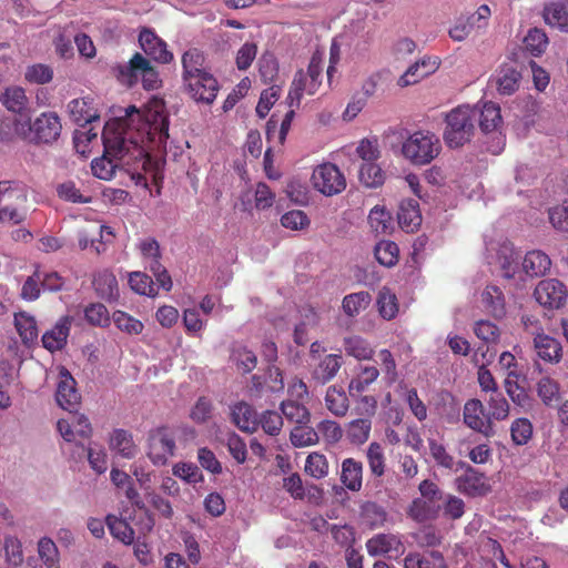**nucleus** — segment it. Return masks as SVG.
<instances>
[{
	"instance_id": "nucleus-1",
	"label": "nucleus",
	"mask_w": 568,
	"mask_h": 568,
	"mask_svg": "<svg viewBox=\"0 0 568 568\" xmlns=\"http://www.w3.org/2000/svg\"><path fill=\"white\" fill-rule=\"evenodd\" d=\"M168 138L169 120L162 99L152 98L142 110L130 106L124 116L106 122L102 133L104 154L92 161V173L111 180L120 163L144 160L151 151L164 148Z\"/></svg>"
},
{
	"instance_id": "nucleus-2",
	"label": "nucleus",
	"mask_w": 568,
	"mask_h": 568,
	"mask_svg": "<svg viewBox=\"0 0 568 568\" xmlns=\"http://www.w3.org/2000/svg\"><path fill=\"white\" fill-rule=\"evenodd\" d=\"M62 124L55 112L47 111L37 116L33 122L29 118L16 119L13 132L37 143H53L61 134Z\"/></svg>"
},
{
	"instance_id": "nucleus-3",
	"label": "nucleus",
	"mask_w": 568,
	"mask_h": 568,
	"mask_svg": "<svg viewBox=\"0 0 568 568\" xmlns=\"http://www.w3.org/2000/svg\"><path fill=\"white\" fill-rule=\"evenodd\" d=\"M476 110L470 105H458L445 116L443 139L452 149L460 148L471 140L475 133Z\"/></svg>"
},
{
	"instance_id": "nucleus-4",
	"label": "nucleus",
	"mask_w": 568,
	"mask_h": 568,
	"mask_svg": "<svg viewBox=\"0 0 568 568\" xmlns=\"http://www.w3.org/2000/svg\"><path fill=\"white\" fill-rule=\"evenodd\" d=\"M442 150L439 138L430 131H417L410 134L402 145V154L415 165L429 164Z\"/></svg>"
},
{
	"instance_id": "nucleus-5",
	"label": "nucleus",
	"mask_w": 568,
	"mask_h": 568,
	"mask_svg": "<svg viewBox=\"0 0 568 568\" xmlns=\"http://www.w3.org/2000/svg\"><path fill=\"white\" fill-rule=\"evenodd\" d=\"M323 65L322 58L314 54L310 61L307 72L298 71L292 82L287 100L290 106H298L304 93L313 95L321 85Z\"/></svg>"
},
{
	"instance_id": "nucleus-6",
	"label": "nucleus",
	"mask_w": 568,
	"mask_h": 568,
	"mask_svg": "<svg viewBox=\"0 0 568 568\" xmlns=\"http://www.w3.org/2000/svg\"><path fill=\"white\" fill-rule=\"evenodd\" d=\"M490 16V8L487 4H481L473 14L459 17L448 30L450 39L455 42H463L473 32L483 33L488 27Z\"/></svg>"
},
{
	"instance_id": "nucleus-7",
	"label": "nucleus",
	"mask_w": 568,
	"mask_h": 568,
	"mask_svg": "<svg viewBox=\"0 0 568 568\" xmlns=\"http://www.w3.org/2000/svg\"><path fill=\"white\" fill-rule=\"evenodd\" d=\"M312 185L315 190L326 196H333L343 192L346 187V181L339 169L332 163H322L317 165L312 173Z\"/></svg>"
},
{
	"instance_id": "nucleus-8",
	"label": "nucleus",
	"mask_w": 568,
	"mask_h": 568,
	"mask_svg": "<svg viewBox=\"0 0 568 568\" xmlns=\"http://www.w3.org/2000/svg\"><path fill=\"white\" fill-rule=\"evenodd\" d=\"M174 450L175 439L169 428L158 427L149 433L146 455L154 465H165L174 456Z\"/></svg>"
},
{
	"instance_id": "nucleus-9",
	"label": "nucleus",
	"mask_w": 568,
	"mask_h": 568,
	"mask_svg": "<svg viewBox=\"0 0 568 568\" xmlns=\"http://www.w3.org/2000/svg\"><path fill=\"white\" fill-rule=\"evenodd\" d=\"M28 186L22 182L0 207V222L18 225L28 217Z\"/></svg>"
},
{
	"instance_id": "nucleus-10",
	"label": "nucleus",
	"mask_w": 568,
	"mask_h": 568,
	"mask_svg": "<svg viewBox=\"0 0 568 568\" xmlns=\"http://www.w3.org/2000/svg\"><path fill=\"white\" fill-rule=\"evenodd\" d=\"M486 251L489 263L497 264L503 270L504 276H514L518 270V254L508 240L489 241L486 243Z\"/></svg>"
},
{
	"instance_id": "nucleus-11",
	"label": "nucleus",
	"mask_w": 568,
	"mask_h": 568,
	"mask_svg": "<svg viewBox=\"0 0 568 568\" xmlns=\"http://www.w3.org/2000/svg\"><path fill=\"white\" fill-rule=\"evenodd\" d=\"M124 73L128 75L129 84L135 83L141 78L143 88L146 90H155L161 83L159 73L141 53H135L130 59L122 71L123 75Z\"/></svg>"
},
{
	"instance_id": "nucleus-12",
	"label": "nucleus",
	"mask_w": 568,
	"mask_h": 568,
	"mask_svg": "<svg viewBox=\"0 0 568 568\" xmlns=\"http://www.w3.org/2000/svg\"><path fill=\"white\" fill-rule=\"evenodd\" d=\"M534 296L539 305L548 310L562 307L568 297L566 285L557 278L540 281L534 291Z\"/></svg>"
},
{
	"instance_id": "nucleus-13",
	"label": "nucleus",
	"mask_w": 568,
	"mask_h": 568,
	"mask_svg": "<svg viewBox=\"0 0 568 568\" xmlns=\"http://www.w3.org/2000/svg\"><path fill=\"white\" fill-rule=\"evenodd\" d=\"M191 98L196 102L213 103L219 92V82L215 77L206 71L183 80Z\"/></svg>"
},
{
	"instance_id": "nucleus-14",
	"label": "nucleus",
	"mask_w": 568,
	"mask_h": 568,
	"mask_svg": "<svg viewBox=\"0 0 568 568\" xmlns=\"http://www.w3.org/2000/svg\"><path fill=\"white\" fill-rule=\"evenodd\" d=\"M439 65V58L432 55L424 57L407 68V70L398 78L397 85L406 88L417 84L423 79L435 73Z\"/></svg>"
},
{
	"instance_id": "nucleus-15",
	"label": "nucleus",
	"mask_w": 568,
	"mask_h": 568,
	"mask_svg": "<svg viewBox=\"0 0 568 568\" xmlns=\"http://www.w3.org/2000/svg\"><path fill=\"white\" fill-rule=\"evenodd\" d=\"M139 43L144 53L159 63L166 64L173 60V53L168 50L166 42L149 28L140 31Z\"/></svg>"
},
{
	"instance_id": "nucleus-16",
	"label": "nucleus",
	"mask_w": 568,
	"mask_h": 568,
	"mask_svg": "<svg viewBox=\"0 0 568 568\" xmlns=\"http://www.w3.org/2000/svg\"><path fill=\"white\" fill-rule=\"evenodd\" d=\"M55 398L58 405L70 413H73L80 404V394L75 388V381L64 367L59 371Z\"/></svg>"
},
{
	"instance_id": "nucleus-17",
	"label": "nucleus",
	"mask_w": 568,
	"mask_h": 568,
	"mask_svg": "<svg viewBox=\"0 0 568 568\" xmlns=\"http://www.w3.org/2000/svg\"><path fill=\"white\" fill-rule=\"evenodd\" d=\"M534 349L544 362L557 364L562 358V347L558 339L547 335L541 327L531 333Z\"/></svg>"
},
{
	"instance_id": "nucleus-18",
	"label": "nucleus",
	"mask_w": 568,
	"mask_h": 568,
	"mask_svg": "<svg viewBox=\"0 0 568 568\" xmlns=\"http://www.w3.org/2000/svg\"><path fill=\"white\" fill-rule=\"evenodd\" d=\"M464 423L473 430L490 436L493 427L488 419V414L484 413L481 400L473 398L465 403L463 412Z\"/></svg>"
},
{
	"instance_id": "nucleus-19",
	"label": "nucleus",
	"mask_w": 568,
	"mask_h": 568,
	"mask_svg": "<svg viewBox=\"0 0 568 568\" xmlns=\"http://www.w3.org/2000/svg\"><path fill=\"white\" fill-rule=\"evenodd\" d=\"M367 554L372 557L385 556L389 554L402 555L405 551L404 544L399 535L377 534L366 541Z\"/></svg>"
},
{
	"instance_id": "nucleus-20",
	"label": "nucleus",
	"mask_w": 568,
	"mask_h": 568,
	"mask_svg": "<svg viewBox=\"0 0 568 568\" xmlns=\"http://www.w3.org/2000/svg\"><path fill=\"white\" fill-rule=\"evenodd\" d=\"M471 109L476 110V121L484 133L499 132L503 118L498 104L494 102H478Z\"/></svg>"
},
{
	"instance_id": "nucleus-21",
	"label": "nucleus",
	"mask_w": 568,
	"mask_h": 568,
	"mask_svg": "<svg viewBox=\"0 0 568 568\" xmlns=\"http://www.w3.org/2000/svg\"><path fill=\"white\" fill-rule=\"evenodd\" d=\"M542 18L549 27L568 33V0H551L545 3Z\"/></svg>"
},
{
	"instance_id": "nucleus-22",
	"label": "nucleus",
	"mask_w": 568,
	"mask_h": 568,
	"mask_svg": "<svg viewBox=\"0 0 568 568\" xmlns=\"http://www.w3.org/2000/svg\"><path fill=\"white\" fill-rule=\"evenodd\" d=\"M67 108L70 118L80 125L91 123L100 116L91 97L73 99Z\"/></svg>"
},
{
	"instance_id": "nucleus-23",
	"label": "nucleus",
	"mask_w": 568,
	"mask_h": 568,
	"mask_svg": "<svg viewBox=\"0 0 568 568\" xmlns=\"http://www.w3.org/2000/svg\"><path fill=\"white\" fill-rule=\"evenodd\" d=\"M109 448L115 455L126 459L134 458L139 452L132 434L124 429H114L110 434Z\"/></svg>"
},
{
	"instance_id": "nucleus-24",
	"label": "nucleus",
	"mask_w": 568,
	"mask_h": 568,
	"mask_svg": "<svg viewBox=\"0 0 568 568\" xmlns=\"http://www.w3.org/2000/svg\"><path fill=\"white\" fill-rule=\"evenodd\" d=\"M72 324L71 316L61 317L55 325L42 336V344L50 352L61 349L65 343L70 333Z\"/></svg>"
},
{
	"instance_id": "nucleus-25",
	"label": "nucleus",
	"mask_w": 568,
	"mask_h": 568,
	"mask_svg": "<svg viewBox=\"0 0 568 568\" xmlns=\"http://www.w3.org/2000/svg\"><path fill=\"white\" fill-rule=\"evenodd\" d=\"M232 422L243 432L253 433L258 426L256 412L245 402L236 403L231 409Z\"/></svg>"
},
{
	"instance_id": "nucleus-26",
	"label": "nucleus",
	"mask_w": 568,
	"mask_h": 568,
	"mask_svg": "<svg viewBox=\"0 0 568 568\" xmlns=\"http://www.w3.org/2000/svg\"><path fill=\"white\" fill-rule=\"evenodd\" d=\"M398 224L406 232L416 231L422 224V214L416 200L402 201L398 210Z\"/></svg>"
},
{
	"instance_id": "nucleus-27",
	"label": "nucleus",
	"mask_w": 568,
	"mask_h": 568,
	"mask_svg": "<svg viewBox=\"0 0 568 568\" xmlns=\"http://www.w3.org/2000/svg\"><path fill=\"white\" fill-rule=\"evenodd\" d=\"M456 486L460 493L471 496L484 495L488 490L484 475L470 467L456 479Z\"/></svg>"
},
{
	"instance_id": "nucleus-28",
	"label": "nucleus",
	"mask_w": 568,
	"mask_h": 568,
	"mask_svg": "<svg viewBox=\"0 0 568 568\" xmlns=\"http://www.w3.org/2000/svg\"><path fill=\"white\" fill-rule=\"evenodd\" d=\"M341 481L351 491H359L363 484V464L354 458L342 463Z\"/></svg>"
},
{
	"instance_id": "nucleus-29",
	"label": "nucleus",
	"mask_w": 568,
	"mask_h": 568,
	"mask_svg": "<svg viewBox=\"0 0 568 568\" xmlns=\"http://www.w3.org/2000/svg\"><path fill=\"white\" fill-rule=\"evenodd\" d=\"M1 104L11 113L18 114L19 119H24L28 98L21 87H9L0 95Z\"/></svg>"
},
{
	"instance_id": "nucleus-30",
	"label": "nucleus",
	"mask_w": 568,
	"mask_h": 568,
	"mask_svg": "<svg viewBox=\"0 0 568 568\" xmlns=\"http://www.w3.org/2000/svg\"><path fill=\"white\" fill-rule=\"evenodd\" d=\"M404 568H447V564L439 551L409 552L404 559Z\"/></svg>"
},
{
	"instance_id": "nucleus-31",
	"label": "nucleus",
	"mask_w": 568,
	"mask_h": 568,
	"mask_svg": "<svg viewBox=\"0 0 568 568\" xmlns=\"http://www.w3.org/2000/svg\"><path fill=\"white\" fill-rule=\"evenodd\" d=\"M372 301V295L367 291L351 293L343 297L342 311L347 317L354 318L366 311Z\"/></svg>"
},
{
	"instance_id": "nucleus-32",
	"label": "nucleus",
	"mask_w": 568,
	"mask_h": 568,
	"mask_svg": "<svg viewBox=\"0 0 568 568\" xmlns=\"http://www.w3.org/2000/svg\"><path fill=\"white\" fill-rule=\"evenodd\" d=\"M551 266L549 256L539 250L528 252L523 260V270L529 276L545 275Z\"/></svg>"
},
{
	"instance_id": "nucleus-33",
	"label": "nucleus",
	"mask_w": 568,
	"mask_h": 568,
	"mask_svg": "<svg viewBox=\"0 0 568 568\" xmlns=\"http://www.w3.org/2000/svg\"><path fill=\"white\" fill-rule=\"evenodd\" d=\"M342 366V357L337 354H328L322 357L313 369L312 376L321 384H325L335 377Z\"/></svg>"
},
{
	"instance_id": "nucleus-34",
	"label": "nucleus",
	"mask_w": 568,
	"mask_h": 568,
	"mask_svg": "<svg viewBox=\"0 0 568 568\" xmlns=\"http://www.w3.org/2000/svg\"><path fill=\"white\" fill-rule=\"evenodd\" d=\"M37 552L45 568H61L60 550L50 537L44 536L38 540Z\"/></svg>"
},
{
	"instance_id": "nucleus-35",
	"label": "nucleus",
	"mask_w": 568,
	"mask_h": 568,
	"mask_svg": "<svg viewBox=\"0 0 568 568\" xmlns=\"http://www.w3.org/2000/svg\"><path fill=\"white\" fill-rule=\"evenodd\" d=\"M93 286L98 295L106 301L115 300L119 295L115 275L108 270H103L95 274Z\"/></svg>"
},
{
	"instance_id": "nucleus-36",
	"label": "nucleus",
	"mask_w": 568,
	"mask_h": 568,
	"mask_svg": "<svg viewBox=\"0 0 568 568\" xmlns=\"http://www.w3.org/2000/svg\"><path fill=\"white\" fill-rule=\"evenodd\" d=\"M343 345L345 353L348 356L356 358L357 361L372 359L375 353L371 343L359 335H352L346 337Z\"/></svg>"
},
{
	"instance_id": "nucleus-37",
	"label": "nucleus",
	"mask_w": 568,
	"mask_h": 568,
	"mask_svg": "<svg viewBox=\"0 0 568 568\" xmlns=\"http://www.w3.org/2000/svg\"><path fill=\"white\" fill-rule=\"evenodd\" d=\"M325 406L333 415L345 416L349 408L346 392L342 387L329 386L325 395Z\"/></svg>"
},
{
	"instance_id": "nucleus-38",
	"label": "nucleus",
	"mask_w": 568,
	"mask_h": 568,
	"mask_svg": "<svg viewBox=\"0 0 568 568\" xmlns=\"http://www.w3.org/2000/svg\"><path fill=\"white\" fill-rule=\"evenodd\" d=\"M367 222L371 231L376 235L388 234L392 229V215L384 206H374L368 214Z\"/></svg>"
},
{
	"instance_id": "nucleus-39",
	"label": "nucleus",
	"mask_w": 568,
	"mask_h": 568,
	"mask_svg": "<svg viewBox=\"0 0 568 568\" xmlns=\"http://www.w3.org/2000/svg\"><path fill=\"white\" fill-rule=\"evenodd\" d=\"M520 73L513 67H501L496 75V88L503 95H510L519 88Z\"/></svg>"
},
{
	"instance_id": "nucleus-40",
	"label": "nucleus",
	"mask_w": 568,
	"mask_h": 568,
	"mask_svg": "<svg viewBox=\"0 0 568 568\" xmlns=\"http://www.w3.org/2000/svg\"><path fill=\"white\" fill-rule=\"evenodd\" d=\"M429 452L437 466L446 468L452 473H457L465 466L463 462L455 460L444 445L436 440H429Z\"/></svg>"
},
{
	"instance_id": "nucleus-41",
	"label": "nucleus",
	"mask_w": 568,
	"mask_h": 568,
	"mask_svg": "<svg viewBox=\"0 0 568 568\" xmlns=\"http://www.w3.org/2000/svg\"><path fill=\"white\" fill-rule=\"evenodd\" d=\"M379 376V371L375 366L361 365L356 376L349 382L348 390L354 393H363Z\"/></svg>"
},
{
	"instance_id": "nucleus-42",
	"label": "nucleus",
	"mask_w": 568,
	"mask_h": 568,
	"mask_svg": "<svg viewBox=\"0 0 568 568\" xmlns=\"http://www.w3.org/2000/svg\"><path fill=\"white\" fill-rule=\"evenodd\" d=\"M14 325L24 344L32 343L38 337V327L34 317L26 312L14 315Z\"/></svg>"
},
{
	"instance_id": "nucleus-43",
	"label": "nucleus",
	"mask_w": 568,
	"mask_h": 568,
	"mask_svg": "<svg viewBox=\"0 0 568 568\" xmlns=\"http://www.w3.org/2000/svg\"><path fill=\"white\" fill-rule=\"evenodd\" d=\"M536 390L541 402L547 406H552L560 398V385L550 376H542L537 382Z\"/></svg>"
},
{
	"instance_id": "nucleus-44",
	"label": "nucleus",
	"mask_w": 568,
	"mask_h": 568,
	"mask_svg": "<svg viewBox=\"0 0 568 568\" xmlns=\"http://www.w3.org/2000/svg\"><path fill=\"white\" fill-rule=\"evenodd\" d=\"M204 55L196 49H191L182 55V79L185 80L193 75L206 72L204 68Z\"/></svg>"
},
{
	"instance_id": "nucleus-45",
	"label": "nucleus",
	"mask_w": 568,
	"mask_h": 568,
	"mask_svg": "<svg viewBox=\"0 0 568 568\" xmlns=\"http://www.w3.org/2000/svg\"><path fill=\"white\" fill-rule=\"evenodd\" d=\"M138 248L142 255L145 266L149 270L162 264L160 261L162 256L160 244L155 239L146 237L140 240L138 243Z\"/></svg>"
},
{
	"instance_id": "nucleus-46",
	"label": "nucleus",
	"mask_w": 568,
	"mask_h": 568,
	"mask_svg": "<svg viewBox=\"0 0 568 568\" xmlns=\"http://www.w3.org/2000/svg\"><path fill=\"white\" fill-rule=\"evenodd\" d=\"M372 420L369 418H357L348 423L346 435L352 444H364L371 434Z\"/></svg>"
},
{
	"instance_id": "nucleus-47",
	"label": "nucleus",
	"mask_w": 568,
	"mask_h": 568,
	"mask_svg": "<svg viewBox=\"0 0 568 568\" xmlns=\"http://www.w3.org/2000/svg\"><path fill=\"white\" fill-rule=\"evenodd\" d=\"M487 414L490 424L491 420H504L509 416V404L501 393H491L487 400Z\"/></svg>"
},
{
	"instance_id": "nucleus-48",
	"label": "nucleus",
	"mask_w": 568,
	"mask_h": 568,
	"mask_svg": "<svg viewBox=\"0 0 568 568\" xmlns=\"http://www.w3.org/2000/svg\"><path fill=\"white\" fill-rule=\"evenodd\" d=\"M361 516L371 528L383 526L387 519V513L384 507L372 501H367L362 506Z\"/></svg>"
},
{
	"instance_id": "nucleus-49",
	"label": "nucleus",
	"mask_w": 568,
	"mask_h": 568,
	"mask_svg": "<svg viewBox=\"0 0 568 568\" xmlns=\"http://www.w3.org/2000/svg\"><path fill=\"white\" fill-rule=\"evenodd\" d=\"M366 458L371 473L376 477H382L385 474V456L382 445L377 442L371 443L366 450Z\"/></svg>"
},
{
	"instance_id": "nucleus-50",
	"label": "nucleus",
	"mask_w": 568,
	"mask_h": 568,
	"mask_svg": "<svg viewBox=\"0 0 568 568\" xmlns=\"http://www.w3.org/2000/svg\"><path fill=\"white\" fill-rule=\"evenodd\" d=\"M359 181L367 187H377L384 183V172L376 162L363 163L358 172Z\"/></svg>"
},
{
	"instance_id": "nucleus-51",
	"label": "nucleus",
	"mask_w": 568,
	"mask_h": 568,
	"mask_svg": "<svg viewBox=\"0 0 568 568\" xmlns=\"http://www.w3.org/2000/svg\"><path fill=\"white\" fill-rule=\"evenodd\" d=\"M291 443L295 447L313 446L318 443L317 430L306 424H300L291 432Z\"/></svg>"
},
{
	"instance_id": "nucleus-52",
	"label": "nucleus",
	"mask_w": 568,
	"mask_h": 568,
	"mask_svg": "<svg viewBox=\"0 0 568 568\" xmlns=\"http://www.w3.org/2000/svg\"><path fill=\"white\" fill-rule=\"evenodd\" d=\"M106 525L114 538L119 539L125 545L133 542L134 531L125 520L110 515L106 517Z\"/></svg>"
},
{
	"instance_id": "nucleus-53",
	"label": "nucleus",
	"mask_w": 568,
	"mask_h": 568,
	"mask_svg": "<svg viewBox=\"0 0 568 568\" xmlns=\"http://www.w3.org/2000/svg\"><path fill=\"white\" fill-rule=\"evenodd\" d=\"M377 262L386 267L394 266L398 261V247L394 242L381 241L374 250Z\"/></svg>"
},
{
	"instance_id": "nucleus-54",
	"label": "nucleus",
	"mask_w": 568,
	"mask_h": 568,
	"mask_svg": "<svg viewBox=\"0 0 568 568\" xmlns=\"http://www.w3.org/2000/svg\"><path fill=\"white\" fill-rule=\"evenodd\" d=\"M377 306L381 316L387 321L393 320L398 313L396 295L386 287L379 291Z\"/></svg>"
},
{
	"instance_id": "nucleus-55",
	"label": "nucleus",
	"mask_w": 568,
	"mask_h": 568,
	"mask_svg": "<svg viewBox=\"0 0 568 568\" xmlns=\"http://www.w3.org/2000/svg\"><path fill=\"white\" fill-rule=\"evenodd\" d=\"M281 409L285 418L292 423L300 425L307 424L310 422L311 414L308 409L295 400L283 402Z\"/></svg>"
},
{
	"instance_id": "nucleus-56",
	"label": "nucleus",
	"mask_w": 568,
	"mask_h": 568,
	"mask_svg": "<svg viewBox=\"0 0 568 568\" xmlns=\"http://www.w3.org/2000/svg\"><path fill=\"white\" fill-rule=\"evenodd\" d=\"M518 373L516 371H510L505 379V389L510 399L518 406L525 407L529 404V396L517 384Z\"/></svg>"
},
{
	"instance_id": "nucleus-57",
	"label": "nucleus",
	"mask_w": 568,
	"mask_h": 568,
	"mask_svg": "<svg viewBox=\"0 0 568 568\" xmlns=\"http://www.w3.org/2000/svg\"><path fill=\"white\" fill-rule=\"evenodd\" d=\"M481 297L489 312H491L495 316L504 315V295L497 286H487L483 292Z\"/></svg>"
},
{
	"instance_id": "nucleus-58",
	"label": "nucleus",
	"mask_w": 568,
	"mask_h": 568,
	"mask_svg": "<svg viewBox=\"0 0 568 568\" xmlns=\"http://www.w3.org/2000/svg\"><path fill=\"white\" fill-rule=\"evenodd\" d=\"M305 471L315 479H321L328 474L326 457L320 453H311L305 462Z\"/></svg>"
},
{
	"instance_id": "nucleus-59",
	"label": "nucleus",
	"mask_w": 568,
	"mask_h": 568,
	"mask_svg": "<svg viewBox=\"0 0 568 568\" xmlns=\"http://www.w3.org/2000/svg\"><path fill=\"white\" fill-rule=\"evenodd\" d=\"M526 49L535 57L540 55L548 45V38L541 29L534 28L524 39Z\"/></svg>"
},
{
	"instance_id": "nucleus-60",
	"label": "nucleus",
	"mask_w": 568,
	"mask_h": 568,
	"mask_svg": "<svg viewBox=\"0 0 568 568\" xmlns=\"http://www.w3.org/2000/svg\"><path fill=\"white\" fill-rule=\"evenodd\" d=\"M112 321L120 331L128 334L138 335L142 333L144 327L141 321L122 311H115Z\"/></svg>"
},
{
	"instance_id": "nucleus-61",
	"label": "nucleus",
	"mask_w": 568,
	"mask_h": 568,
	"mask_svg": "<svg viewBox=\"0 0 568 568\" xmlns=\"http://www.w3.org/2000/svg\"><path fill=\"white\" fill-rule=\"evenodd\" d=\"M130 287L140 295L155 296L156 291L149 275L142 272H132L129 275Z\"/></svg>"
},
{
	"instance_id": "nucleus-62",
	"label": "nucleus",
	"mask_w": 568,
	"mask_h": 568,
	"mask_svg": "<svg viewBox=\"0 0 568 568\" xmlns=\"http://www.w3.org/2000/svg\"><path fill=\"white\" fill-rule=\"evenodd\" d=\"M3 549L6 552V559L9 565L18 567L23 562V549L22 542L16 536H7L4 538Z\"/></svg>"
},
{
	"instance_id": "nucleus-63",
	"label": "nucleus",
	"mask_w": 568,
	"mask_h": 568,
	"mask_svg": "<svg viewBox=\"0 0 568 568\" xmlns=\"http://www.w3.org/2000/svg\"><path fill=\"white\" fill-rule=\"evenodd\" d=\"M510 434L516 445H525L532 436V425L527 418H517L511 424Z\"/></svg>"
},
{
	"instance_id": "nucleus-64",
	"label": "nucleus",
	"mask_w": 568,
	"mask_h": 568,
	"mask_svg": "<svg viewBox=\"0 0 568 568\" xmlns=\"http://www.w3.org/2000/svg\"><path fill=\"white\" fill-rule=\"evenodd\" d=\"M549 222L561 232H568V199L561 204L550 207L548 211Z\"/></svg>"
}]
</instances>
